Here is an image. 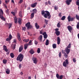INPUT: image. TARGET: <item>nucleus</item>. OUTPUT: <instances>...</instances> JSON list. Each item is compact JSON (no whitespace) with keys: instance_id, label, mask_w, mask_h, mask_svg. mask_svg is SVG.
Returning a JSON list of instances; mask_svg holds the SVG:
<instances>
[{"instance_id":"052dcab7","label":"nucleus","mask_w":79,"mask_h":79,"mask_svg":"<svg viewBox=\"0 0 79 79\" xmlns=\"http://www.w3.org/2000/svg\"><path fill=\"white\" fill-rule=\"evenodd\" d=\"M55 31H59V29H58V28H56L55 29Z\"/></svg>"},{"instance_id":"c03bdc74","label":"nucleus","mask_w":79,"mask_h":79,"mask_svg":"<svg viewBox=\"0 0 79 79\" xmlns=\"http://www.w3.org/2000/svg\"><path fill=\"white\" fill-rule=\"evenodd\" d=\"M77 29H79V22L77 24Z\"/></svg>"},{"instance_id":"f3484780","label":"nucleus","mask_w":79,"mask_h":79,"mask_svg":"<svg viewBox=\"0 0 79 79\" xmlns=\"http://www.w3.org/2000/svg\"><path fill=\"white\" fill-rule=\"evenodd\" d=\"M35 26L37 29H39V27H40V26H39V25H38V23H35Z\"/></svg>"},{"instance_id":"c85d7f7f","label":"nucleus","mask_w":79,"mask_h":79,"mask_svg":"<svg viewBox=\"0 0 79 79\" xmlns=\"http://www.w3.org/2000/svg\"><path fill=\"white\" fill-rule=\"evenodd\" d=\"M10 56H11V58H14V57H15L14 54L13 53H10Z\"/></svg>"},{"instance_id":"f257e3e1","label":"nucleus","mask_w":79,"mask_h":79,"mask_svg":"<svg viewBox=\"0 0 79 79\" xmlns=\"http://www.w3.org/2000/svg\"><path fill=\"white\" fill-rule=\"evenodd\" d=\"M41 14L45 18H47L48 17V19H50V18H51V15L48 11L42 10Z\"/></svg>"},{"instance_id":"c756f323","label":"nucleus","mask_w":79,"mask_h":79,"mask_svg":"<svg viewBox=\"0 0 79 79\" xmlns=\"http://www.w3.org/2000/svg\"><path fill=\"white\" fill-rule=\"evenodd\" d=\"M71 44H69L68 45V46L66 48H70L71 47Z\"/></svg>"},{"instance_id":"4c0bfd02","label":"nucleus","mask_w":79,"mask_h":79,"mask_svg":"<svg viewBox=\"0 0 79 79\" xmlns=\"http://www.w3.org/2000/svg\"><path fill=\"white\" fill-rule=\"evenodd\" d=\"M34 42L35 44L36 45H37L38 44V41H37L36 40H35Z\"/></svg>"},{"instance_id":"4be33fe9","label":"nucleus","mask_w":79,"mask_h":79,"mask_svg":"<svg viewBox=\"0 0 79 79\" xmlns=\"http://www.w3.org/2000/svg\"><path fill=\"white\" fill-rule=\"evenodd\" d=\"M30 53L31 54V55H32L33 54H34V51L32 49H31L30 51Z\"/></svg>"},{"instance_id":"aec40b11","label":"nucleus","mask_w":79,"mask_h":79,"mask_svg":"<svg viewBox=\"0 0 79 79\" xmlns=\"http://www.w3.org/2000/svg\"><path fill=\"white\" fill-rule=\"evenodd\" d=\"M31 19H33L34 17V13H32L31 15Z\"/></svg>"},{"instance_id":"4d7b16f0","label":"nucleus","mask_w":79,"mask_h":79,"mask_svg":"<svg viewBox=\"0 0 79 79\" xmlns=\"http://www.w3.org/2000/svg\"><path fill=\"white\" fill-rule=\"evenodd\" d=\"M23 31H26V27H23Z\"/></svg>"},{"instance_id":"de8ad7c7","label":"nucleus","mask_w":79,"mask_h":79,"mask_svg":"<svg viewBox=\"0 0 79 79\" xmlns=\"http://www.w3.org/2000/svg\"><path fill=\"white\" fill-rule=\"evenodd\" d=\"M73 61L74 63H76V59L75 58H73Z\"/></svg>"},{"instance_id":"ea45409f","label":"nucleus","mask_w":79,"mask_h":79,"mask_svg":"<svg viewBox=\"0 0 79 79\" xmlns=\"http://www.w3.org/2000/svg\"><path fill=\"white\" fill-rule=\"evenodd\" d=\"M9 38L10 39V40H11V39H12V36L11 35V34H10L9 35Z\"/></svg>"},{"instance_id":"69168bd1","label":"nucleus","mask_w":79,"mask_h":79,"mask_svg":"<svg viewBox=\"0 0 79 79\" xmlns=\"http://www.w3.org/2000/svg\"><path fill=\"white\" fill-rule=\"evenodd\" d=\"M48 3L49 5H51V2L50 1H48Z\"/></svg>"},{"instance_id":"864d4df0","label":"nucleus","mask_w":79,"mask_h":79,"mask_svg":"<svg viewBox=\"0 0 79 79\" xmlns=\"http://www.w3.org/2000/svg\"><path fill=\"white\" fill-rule=\"evenodd\" d=\"M23 1V0H20L19 3H20V4H21V3Z\"/></svg>"},{"instance_id":"dca6fc26","label":"nucleus","mask_w":79,"mask_h":79,"mask_svg":"<svg viewBox=\"0 0 79 79\" xmlns=\"http://www.w3.org/2000/svg\"><path fill=\"white\" fill-rule=\"evenodd\" d=\"M60 37H57V44L58 45H60Z\"/></svg>"},{"instance_id":"3c124183","label":"nucleus","mask_w":79,"mask_h":79,"mask_svg":"<svg viewBox=\"0 0 79 79\" xmlns=\"http://www.w3.org/2000/svg\"><path fill=\"white\" fill-rule=\"evenodd\" d=\"M63 75H61L59 77V79H62L63 78Z\"/></svg>"},{"instance_id":"7c9ffc66","label":"nucleus","mask_w":79,"mask_h":79,"mask_svg":"<svg viewBox=\"0 0 79 79\" xmlns=\"http://www.w3.org/2000/svg\"><path fill=\"white\" fill-rule=\"evenodd\" d=\"M3 10H2V9H0V15H3Z\"/></svg>"},{"instance_id":"cd10ccee","label":"nucleus","mask_w":79,"mask_h":79,"mask_svg":"<svg viewBox=\"0 0 79 79\" xmlns=\"http://www.w3.org/2000/svg\"><path fill=\"white\" fill-rule=\"evenodd\" d=\"M45 44L46 45H48V44H49V41H48V40H46Z\"/></svg>"},{"instance_id":"13d9d810","label":"nucleus","mask_w":79,"mask_h":79,"mask_svg":"<svg viewBox=\"0 0 79 79\" xmlns=\"http://www.w3.org/2000/svg\"><path fill=\"white\" fill-rule=\"evenodd\" d=\"M62 53H63L64 54H65V53H65V52H64V50H62Z\"/></svg>"},{"instance_id":"6e6d98bb","label":"nucleus","mask_w":79,"mask_h":79,"mask_svg":"<svg viewBox=\"0 0 79 79\" xmlns=\"http://www.w3.org/2000/svg\"><path fill=\"white\" fill-rule=\"evenodd\" d=\"M62 15H61V13H59V17H61L62 16Z\"/></svg>"},{"instance_id":"e433bc0d","label":"nucleus","mask_w":79,"mask_h":79,"mask_svg":"<svg viewBox=\"0 0 79 79\" xmlns=\"http://www.w3.org/2000/svg\"><path fill=\"white\" fill-rule=\"evenodd\" d=\"M29 40V39H24L23 40L24 42H27Z\"/></svg>"},{"instance_id":"8fccbe9b","label":"nucleus","mask_w":79,"mask_h":79,"mask_svg":"<svg viewBox=\"0 0 79 79\" xmlns=\"http://www.w3.org/2000/svg\"><path fill=\"white\" fill-rule=\"evenodd\" d=\"M6 41H10V40H11L9 38H6Z\"/></svg>"},{"instance_id":"a878e982","label":"nucleus","mask_w":79,"mask_h":79,"mask_svg":"<svg viewBox=\"0 0 79 79\" xmlns=\"http://www.w3.org/2000/svg\"><path fill=\"white\" fill-rule=\"evenodd\" d=\"M52 47L53 48H56V44H53L52 45Z\"/></svg>"},{"instance_id":"412c9836","label":"nucleus","mask_w":79,"mask_h":79,"mask_svg":"<svg viewBox=\"0 0 79 79\" xmlns=\"http://www.w3.org/2000/svg\"><path fill=\"white\" fill-rule=\"evenodd\" d=\"M42 35H40V37L38 38V40H40V42H42Z\"/></svg>"},{"instance_id":"c9c22d12","label":"nucleus","mask_w":79,"mask_h":79,"mask_svg":"<svg viewBox=\"0 0 79 79\" xmlns=\"http://www.w3.org/2000/svg\"><path fill=\"white\" fill-rule=\"evenodd\" d=\"M60 22L58 23L57 25V27H60V26L61 25H60Z\"/></svg>"},{"instance_id":"f03ea898","label":"nucleus","mask_w":79,"mask_h":79,"mask_svg":"<svg viewBox=\"0 0 79 79\" xmlns=\"http://www.w3.org/2000/svg\"><path fill=\"white\" fill-rule=\"evenodd\" d=\"M24 57V56L23 54H20L17 57V61H22L23 60V58Z\"/></svg>"},{"instance_id":"9d476101","label":"nucleus","mask_w":79,"mask_h":79,"mask_svg":"<svg viewBox=\"0 0 79 79\" xmlns=\"http://www.w3.org/2000/svg\"><path fill=\"white\" fill-rule=\"evenodd\" d=\"M67 28L69 31L70 32H71V31H72V30H73V27H72L70 26H67Z\"/></svg>"},{"instance_id":"7ed1b4c3","label":"nucleus","mask_w":79,"mask_h":79,"mask_svg":"<svg viewBox=\"0 0 79 79\" xmlns=\"http://www.w3.org/2000/svg\"><path fill=\"white\" fill-rule=\"evenodd\" d=\"M33 44V43H32V40H30L29 41V42L27 44H26L24 45V48L25 50H26L27 49V47L29 46L32 45Z\"/></svg>"},{"instance_id":"2f4dec72","label":"nucleus","mask_w":79,"mask_h":79,"mask_svg":"<svg viewBox=\"0 0 79 79\" xmlns=\"http://www.w3.org/2000/svg\"><path fill=\"white\" fill-rule=\"evenodd\" d=\"M66 18V16H63L61 18V20H62V21H64V20Z\"/></svg>"},{"instance_id":"5701e85b","label":"nucleus","mask_w":79,"mask_h":79,"mask_svg":"<svg viewBox=\"0 0 79 79\" xmlns=\"http://www.w3.org/2000/svg\"><path fill=\"white\" fill-rule=\"evenodd\" d=\"M17 37H18V39L19 40V41H21V37H20V35H19V34H18L17 35Z\"/></svg>"},{"instance_id":"5fc2aeb1","label":"nucleus","mask_w":79,"mask_h":79,"mask_svg":"<svg viewBox=\"0 0 79 79\" xmlns=\"http://www.w3.org/2000/svg\"><path fill=\"white\" fill-rule=\"evenodd\" d=\"M12 14L14 15V16H15V13L13 12H11Z\"/></svg>"},{"instance_id":"680f3d73","label":"nucleus","mask_w":79,"mask_h":79,"mask_svg":"<svg viewBox=\"0 0 79 79\" xmlns=\"http://www.w3.org/2000/svg\"><path fill=\"white\" fill-rule=\"evenodd\" d=\"M45 21L46 24H47V23H48V20L45 19Z\"/></svg>"},{"instance_id":"a18cd8bd","label":"nucleus","mask_w":79,"mask_h":79,"mask_svg":"<svg viewBox=\"0 0 79 79\" xmlns=\"http://www.w3.org/2000/svg\"><path fill=\"white\" fill-rule=\"evenodd\" d=\"M23 65L22 64H20L19 65V68L20 69L21 67H23Z\"/></svg>"},{"instance_id":"6e6552de","label":"nucleus","mask_w":79,"mask_h":79,"mask_svg":"<svg viewBox=\"0 0 79 79\" xmlns=\"http://www.w3.org/2000/svg\"><path fill=\"white\" fill-rule=\"evenodd\" d=\"M68 19L69 22H70V21H73L74 19L73 17L71 18V16L69 15L68 17Z\"/></svg>"},{"instance_id":"e2e57ef3","label":"nucleus","mask_w":79,"mask_h":79,"mask_svg":"<svg viewBox=\"0 0 79 79\" xmlns=\"http://www.w3.org/2000/svg\"><path fill=\"white\" fill-rule=\"evenodd\" d=\"M6 13H7V14H8V10H6Z\"/></svg>"},{"instance_id":"72a5a7b5","label":"nucleus","mask_w":79,"mask_h":79,"mask_svg":"<svg viewBox=\"0 0 79 79\" xmlns=\"http://www.w3.org/2000/svg\"><path fill=\"white\" fill-rule=\"evenodd\" d=\"M37 52L38 53H40V48H38Z\"/></svg>"},{"instance_id":"4468645a","label":"nucleus","mask_w":79,"mask_h":79,"mask_svg":"<svg viewBox=\"0 0 79 79\" xmlns=\"http://www.w3.org/2000/svg\"><path fill=\"white\" fill-rule=\"evenodd\" d=\"M3 48L4 50H5L6 52H8V49H7L6 48V46L4 45L3 46Z\"/></svg>"},{"instance_id":"bf43d9fd","label":"nucleus","mask_w":79,"mask_h":79,"mask_svg":"<svg viewBox=\"0 0 79 79\" xmlns=\"http://www.w3.org/2000/svg\"><path fill=\"white\" fill-rule=\"evenodd\" d=\"M20 74L21 75H23V72H20Z\"/></svg>"},{"instance_id":"603ef678","label":"nucleus","mask_w":79,"mask_h":79,"mask_svg":"<svg viewBox=\"0 0 79 79\" xmlns=\"http://www.w3.org/2000/svg\"><path fill=\"white\" fill-rule=\"evenodd\" d=\"M59 56L60 58L61 57V52H59Z\"/></svg>"},{"instance_id":"423d86ee","label":"nucleus","mask_w":79,"mask_h":79,"mask_svg":"<svg viewBox=\"0 0 79 79\" xmlns=\"http://www.w3.org/2000/svg\"><path fill=\"white\" fill-rule=\"evenodd\" d=\"M26 26L27 27V29L29 28H31L32 27V26L31 25V23L28 22L26 24Z\"/></svg>"},{"instance_id":"49530a36","label":"nucleus","mask_w":79,"mask_h":79,"mask_svg":"<svg viewBox=\"0 0 79 79\" xmlns=\"http://www.w3.org/2000/svg\"><path fill=\"white\" fill-rule=\"evenodd\" d=\"M0 18H1V19H3V16L2 15H0Z\"/></svg>"},{"instance_id":"473e14b6","label":"nucleus","mask_w":79,"mask_h":79,"mask_svg":"<svg viewBox=\"0 0 79 79\" xmlns=\"http://www.w3.org/2000/svg\"><path fill=\"white\" fill-rule=\"evenodd\" d=\"M8 25L9 26V29H10L12 26V24L11 23H9Z\"/></svg>"},{"instance_id":"ddd939ff","label":"nucleus","mask_w":79,"mask_h":79,"mask_svg":"<svg viewBox=\"0 0 79 79\" xmlns=\"http://www.w3.org/2000/svg\"><path fill=\"white\" fill-rule=\"evenodd\" d=\"M72 0H67L66 1V3L68 5H69L72 1Z\"/></svg>"},{"instance_id":"774afa93","label":"nucleus","mask_w":79,"mask_h":79,"mask_svg":"<svg viewBox=\"0 0 79 79\" xmlns=\"http://www.w3.org/2000/svg\"><path fill=\"white\" fill-rule=\"evenodd\" d=\"M28 79H31V76H29L28 77Z\"/></svg>"},{"instance_id":"9b49d317","label":"nucleus","mask_w":79,"mask_h":79,"mask_svg":"<svg viewBox=\"0 0 79 79\" xmlns=\"http://www.w3.org/2000/svg\"><path fill=\"white\" fill-rule=\"evenodd\" d=\"M37 3L35 2L34 3L32 4H31V6L32 7V8H35V6H37Z\"/></svg>"},{"instance_id":"20e7f679","label":"nucleus","mask_w":79,"mask_h":79,"mask_svg":"<svg viewBox=\"0 0 79 79\" xmlns=\"http://www.w3.org/2000/svg\"><path fill=\"white\" fill-rule=\"evenodd\" d=\"M14 21L15 23H17V22L18 21L19 23H21V19L20 18H17L16 17H14Z\"/></svg>"},{"instance_id":"b1692460","label":"nucleus","mask_w":79,"mask_h":79,"mask_svg":"<svg viewBox=\"0 0 79 79\" xmlns=\"http://www.w3.org/2000/svg\"><path fill=\"white\" fill-rule=\"evenodd\" d=\"M11 46L12 47L13 49H15V47H16V44H12Z\"/></svg>"},{"instance_id":"338daca9","label":"nucleus","mask_w":79,"mask_h":79,"mask_svg":"<svg viewBox=\"0 0 79 79\" xmlns=\"http://www.w3.org/2000/svg\"><path fill=\"white\" fill-rule=\"evenodd\" d=\"M30 9H31V7H29L27 8V10H30Z\"/></svg>"},{"instance_id":"0eeeda50","label":"nucleus","mask_w":79,"mask_h":79,"mask_svg":"<svg viewBox=\"0 0 79 79\" xmlns=\"http://www.w3.org/2000/svg\"><path fill=\"white\" fill-rule=\"evenodd\" d=\"M32 60L33 61L34 63H35V64H37L38 61L36 58L34 57H33L32 58Z\"/></svg>"},{"instance_id":"09e8293b","label":"nucleus","mask_w":79,"mask_h":79,"mask_svg":"<svg viewBox=\"0 0 79 79\" xmlns=\"http://www.w3.org/2000/svg\"><path fill=\"white\" fill-rule=\"evenodd\" d=\"M58 6H55L54 7V9L56 10H58Z\"/></svg>"},{"instance_id":"58836bf2","label":"nucleus","mask_w":79,"mask_h":79,"mask_svg":"<svg viewBox=\"0 0 79 79\" xmlns=\"http://www.w3.org/2000/svg\"><path fill=\"white\" fill-rule=\"evenodd\" d=\"M64 56L65 58H67V57H68V55H67L66 53H65V54H64Z\"/></svg>"},{"instance_id":"a19ab883","label":"nucleus","mask_w":79,"mask_h":79,"mask_svg":"<svg viewBox=\"0 0 79 79\" xmlns=\"http://www.w3.org/2000/svg\"><path fill=\"white\" fill-rule=\"evenodd\" d=\"M56 77L57 79H60L59 76L58 74L57 73L56 74Z\"/></svg>"},{"instance_id":"393cba45","label":"nucleus","mask_w":79,"mask_h":79,"mask_svg":"<svg viewBox=\"0 0 79 79\" xmlns=\"http://www.w3.org/2000/svg\"><path fill=\"white\" fill-rule=\"evenodd\" d=\"M23 49V48L22 47H20L19 48V52H21Z\"/></svg>"},{"instance_id":"2eb2a0df","label":"nucleus","mask_w":79,"mask_h":79,"mask_svg":"<svg viewBox=\"0 0 79 79\" xmlns=\"http://www.w3.org/2000/svg\"><path fill=\"white\" fill-rule=\"evenodd\" d=\"M6 73L7 74H10V70L9 69H6Z\"/></svg>"},{"instance_id":"6ab92c4d","label":"nucleus","mask_w":79,"mask_h":79,"mask_svg":"<svg viewBox=\"0 0 79 79\" xmlns=\"http://www.w3.org/2000/svg\"><path fill=\"white\" fill-rule=\"evenodd\" d=\"M55 33L56 34V35L57 36L60 35V32L59 31H56L55 32Z\"/></svg>"},{"instance_id":"39448f33","label":"nucleus","mask_w":79,"mask_h":79,"mask_svg":"<svg viewBox=\"0 0 79 79\" xmlns=\"http://www.w3.org/2000/svg\"><path fill=\"white\" fill-rule=\"evenodd\" d=\"M69 64V62H68V59H66L65 61H64L63 62V66L64 67H67V65Z\"/></svg>"},{"instance_id":"79ce46f5","label":"nucleus","mask_w":79,"mask_h":79,"mask_svg":"<svg viewBox=\"0 0 79 79\" xmlns=\"http://www.w3.org/2000/svg\"><path fill=\"white\" fill-rule=\"evenodd\" d=\"M44 32V30H42L40 31V34H42V33Z\"/></svg>"},{"instance_id":"1a4fd4ad","label":"nucleus","mask_w":79,"mask_h":79,"mask_svg":"<svg viewBox=\"0 0 79 79\" xmlns=\"http://www.w3.org/2000/svg\"><path fill=\"white\" fill-rule=\"evenodd\" d=\"M65 52H66L67 55H68L70 52V49H68V48H65V49L64 50Z\"/></svg>"},{"instance_id":"a211bd4d","label":"nucleus","mask_w":79,"mask_h":79,"mask_svg":"<svg viewBox=\"0 0 79 79\" xmlns=\"http://www.w3.org/2000/svg\"><path fill=\"white\" fill-rule=\"evenodd\" d=\"M32 12L34 14H35L37 13V9H34L32 10Z\"/></svg>"},{"instance_id":"f8f14e48","label":"nucleus","mask_w":79,"mask_h":79,"mask_svg":"<svg viewBox=\"0 0 79 79\" xmlns=\"http://www.w3.org/2000/svg\"><path fill=\"white\" fill-rule=\"evenodd\" d=\"M43 35H44V39H47V33L46 32H44L42 34Z\"/></svg>"},{"instance_id":"bb28decb","label":"nucleus","mask_w":79,"mask_h":79,"mask_svg":"<svg viewBox=\"0 0 79 79\" xmlns=\"http://www.w3.org/2000/svg\"><path fill=\"white\" fill-rule=\"evenodd\" d=\"M7 62V60L6 59H4L3 60V63L4 64H6Z\"/></svg>"},{"instance_id":"f704fd0d","label":"nucleus","mask_w":79,"mask_h":79,"mask_svg":"<svg viewBox=\"0 0 79 79\" xmlns=\"http://www.w3.org/2000/svg\"><path fill=\"white\" fill-rule=\"evenodd\" d=\"M19 16L20 17H23V15H22V12L20 11L19 13Z\"/></svg>"},{"instance_id":"37998d69","label":"nucleus","mask_w":79,"mask_h":79,"mask_svg":"<svg viewBox=\"0 0 79 79\" xmlns=\"http://www.w3.org/2000/svg\"><path fill=\"white\" fill-rule=\"evenodd\" d=\"M76 18L77 19H78V20H79V16L76 15Z\"/></svg>"},{"instance_id":"0e129e2a","label":"nucleus","mask_w":79,"mask_h":79,"mask_svg":"<svg viewBox=\"0 0 79 79\" xmlns=\"http://www.w3.org/2000/svg\"><path fill=\"white\" fill-rule=\"evenodd\" d=\"M13 43H16V40H14Z\"/></svg>"}]
</instances>
